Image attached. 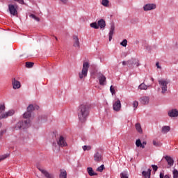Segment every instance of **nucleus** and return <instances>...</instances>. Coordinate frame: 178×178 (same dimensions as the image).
<instances>
[{
  "label": "nucleus",
  "mask_w": 178,
  "mask_h": 178,
  "mask_svg": "<svg viewBox=\"0 0 178 178\" xmlns=\"http://www.w3.org/2000/svg\"><path fill=\"white\" fill-rule=\"evenodd\" d=\"M77 113L79 122L84 123L90 115V106L88 104H81L79 106Z\"/></svg>",
  "instance_id": "nucleus-1"
},
{
  "label": "nucleus",
  "mask_w": 178,
  "mask_h": 178,
  "mask_svg": "<svg viewBox=\"0 0 178 178\" xmlns=\"http://www.w3.org/2000/svg\"><path fill=\"white\" fill-rule=\"evenodd\" d=\"M60 147L63 148L64 147H67V143L66 142V139L63 136H60L57 139V145L56 143H53V149L56 152H59L60 151Z\"/></svg>",
  "instance_id": "nucleus-2"
},
{
  "label": "nucleus",
  "mask_w": 178,
  "mask_h": 178,
  "mask_svg": "<svg viewBox=\"0 0 178 178\" xmlns=\"http://www.w3.org/2000/svg\"><path fill=\"white\" fill-rule=\"evenodd\" d=\"M88 69H90V63L84 61L83 63L82 70L79 73L80 80H83V79H86L88 73Z\"/></svg>",
  "instance_id": "nucleus-3"
},
{
  "label": "nucleus",
  "mask_w": 178,
  "mask_h": 178,
  "mask_svg": "<svg viewBox=\"0 0 178 178\" xmlns=\"http://www.w3.org/2000/svg\"><path fill=\"white\" fill-rule=\"evenodd\" d=\"M35 109L36 111H38V109H40V106L38 105L30 104L27 107V112L24 113L23 118L24 119H29V118H31V112H33V111H35Z\"/></svg>",
  "instance_id": "nucleus-4"
},
{
  "label": "nucleus",
  "mask_w": 178,
  "mask_h": 178,
  "mask_svg": "<svg viewBox=\"0 0 178 178\" xmlns=\"http://www.w3.org/2000/svg\"><path fill=\"white\" fill-rule=\"evenodd\" d=\"M31 124H30V120H24L23 121H19V122L17 123L15 125V127H14V130H20L22 129H28V127H30Z\"/></svg>",
  "instance_id": "nucleus-5"
},
{
  "label": "nucleus",
  "mask_w": 178,
  "mask_h": 178,
  "mask_svg": "<svg viewBox=\"0 0 178 178\" xmlns=\"http://www.w3.org/2000/svg\"><path fill=\"white\" fill-rule=\"evenodd\" d=\"M17 9L18 6L17 5H13V4H9L8 5V10L13 16H17Z\"/></svg>",
  "instance_id": "nucleus-6"
},
{
  "label": "nucleus",
  "mask_w": 178,
  "mask_h": 178,
  "mask_svg": "<svg viewBox=\"0 0 178 178\" xmlns=\"http://www.w3.org/2000/svg\"><path fill=\"white\" fill-rule=\"evenodd\" d=\"M113 109L115 112H120V110L122 109V103L119 99H117L115 102H113Z\"/></svg>",
  "instance_id": "nucleus-7"
},
{
  "label": "nucleus",
  "mask_w": 178,
  "mask_h": 178,
  "mask_svg": "<svg viewBox=\"0 0 178 178\" xmlns=\"http://www.w3.org/2000/svg\"><path fill=\"white\" fill-rule=\"evenodd\" d=\"M154 9H156V4L155 3H147L143 6V10H145V12L154 10Z\"/></svg>",
  "instance_id": "nucleus-8"
},
{
  "label": "nucleus",
  "mask_w": 178,
  "mask_h": 178,
  "mask_svg": "<svg viewBox=\"0 0 178 178\" xmlns=\"http://www.w3.org/2000/svg\"><path fill=\"white\" fill-rule=\"evenodd\" d=\"M164 159L168 165V168H172L175 165V160L170 156H165Z\"/></svg>",
  "instance_id": "nucleus-9"
},
{
  "label": "nucleus",
  "mask_w": 178,
  "mask_h": 178,
  "mask_svg": "<svg viewBox=\"0 0 178 178\" xmlns=\"http://www.w3.org/2000/svg\"><path fill=\"white\" fill-rule=\"evenodd\" d=\"M159 84L161 86L162 90H168L169 81L165 79H161L159 81Z\"/></svg>",
  "instance_id": "nucleus-10"
},
{
  "label": "nucleus",
  "mask_w": 178,
  "mask_h": 178,
  "mask_svg": "<svg viewBox=\"0 0 178 178\" xmlns=\"http://www.w3.org/2000/svg\"><path fill=\"white\" fill-rule=\"evenodd\" d=\"M13 115H15V111L10 110L3 114H1L0 115V119H6V118H9V116H13Z\"/></svg>",
  "instance_id": "nucleus-11"
},
{
  "label": "nucleus",
  "mask_w": 178,
  "mask_h": 178,
  "mask_svg": "<svg viewBox=\"0 0 178 178\" xmlns=\"http://www.w3.org/2000/svg\"><path fill=\"white\" fill-rule=\"evenodd\" d=\"M168 115L170 118H177L178 116V110L176 108H173L170 110L168 113Z\"/></svg>",
  "instance_id": "nucleus-12"
},
{
  "label": "nucleus",
  "mask_w": 178,
  "mask_h": 178,
  "mask_svg": "<svg viewBox=\"0 0 178 178\" xmlns=\"http://www.w3.org/2000/svg\"><path fill=\"white\" fill-rule=\"evenodd\" d=\"M134 65H136V67H138V66H140V61L136 59H131L128 60V66H130V67H133Z\"/></svg>",
  "instance_id": "nucleus-13"
},
{
  "label": "nucleus",
  "mask_w": 178,
  "mask_h": 178,
  "mask_svg": "<svg viewBox=\"0 0 178 178\" xmlns=\"http://www.w3.org/2000/svg\"><path fill=\"white\" fill-rule=\"evenodd\" d=\"M136 145L138 147H140V148L144 149V148H145V145H147V141H143L141 143V140L137 139L136 141Z\"/></svg>",
  "instance_id": "nucleus-14"
},
{
  "label": "nucleus",
  "mask_w": 178,
  "mask_h": 178,
  "mask_svg": "<svg viewBox=\"0 0 178 178\" xmlns=\"http://www.w3.org/2000/svg\"><path fill=\"white\" fill-rule=\"evenodd\" d=\"M38 170H40V172H41V173H42V175H44V176H45L47 178H54V175H52L51 174H49V172H48V171H47L44 169L42 168H38Z\"/></svg>",
  "instance_id": "nucleus-15"
},
{
  "label": "nucleus",
  "mask_w": 178,
  "mask_h": 178,
  "mask_svg": "<svg viewBox=\"0 0 178 178\" xmlns=\"http://www.w3.org/2000/svg\"><path fill=\"white\" fill-rule=\"evenodd\" d=\"M73 41H74V47L75 48H80V40H79V37L77 35L73 36Z\"/></svg>",
  "instance_id": "nucleus-16"
},
{
  "label": "nucleus",
  "mask_w": 178,
  "mask_h": 178,
  "mask_svg": "<svg viewBox=\"0 0 178 178\" xmlns=\"http://www.w3.org/2000/svg\"><path fill=\"white\" fill-rule=\"evenodd\" d=\"M115 34V24H111V29H110V32L108 34L109 37V41H112V37Z\"/></svg>",
  "instance_id": "nucleus-17"
},
{
  "label": "nucleus",
  "mask_w": 178,
  "mask_h": 178,
  "mask_svg": "<svg viewBox=\"0 0 178 178\" xmlns=\"http://www.w3.org/2000/svg\"><path fill=\"white\" fill-rule=\"evenodd\" d=\"M99 81L101 86H104L105 82L106 81V77L104 74H101L99 76Z\"/></svg>",
  "instance_id": "nucleus-18"
},
{
  "label": "nucleus",
  "mask_w": 178,
  "mask_h": 178,
  "mask_svg": "<svg viewBox=\"0 0 178 178\" xmlns=\"http://www.w3.org/2000/svg\"><path fill=\"white\" fill-rule=\"evenodd\" d=\"M94 159L95 162H101V161H102V155H101L99 152H96L94 154Z\"/></svg>",
  "instance_id": "nucleus-19"
},
{
  "label": "nucleus",
  "mask_w": 178,
  "mask_h": 178,
  "mask_svg": "<svg viewBox=\"0 0 178 178\" xmlns=\"http://www.w3.org/2000/svg\"><path fill=\"white\" fill-rule=\"evenodd\" d=\"M151 172H152V170L151 168H149L147 171H143L142 175L145 178H150L151 177Z\"/></svg>",
  "instance_id": "nucleus-20"
},
{
  "label": "nucleus",
  "mask_w": 178,
  "mask_h": 178,
  "mask_svg": "<svg viewBox=\"0 0 178 178\" xmlns=\"http://www.w3.org/2000/svg\"><path fill=\"white\" fill-rule=\"evenodd\" d=\"M140 103L143 105H147L149 103V97H143L140 98Z\"/></svg>",
  "instance_id": "nucleus-21"
},
{
  "label": "nucleus",
  "mask_w": 178,
  "mask_h": 178,
  "mask_svg": "<svg viewBox=\"0 0 178 178\" xmlns=\"http://www.w3.org/2000/svg\"><path fill=\"white\" fill-rule=\"evenodd\" d=\"M60 178H67V172L65 169H60V175H59Z\"/></svg>",
  "instance_id": "nucleus-22"
},
{
  "label": "nucleus",
  "mask_w": 178,
  "mask_h": 178,
  "mask_svg": "<svg viewBox=\"0 0 178 178\" xmlns=\"http://www.w3.org/2000/svg\"><path fill=\"white\" fill-rule=\"evenodd\" d=\"M13 87L15 90L20 88V82L14 79L13 81Z\"/></svg>",
  "instance_id": "nucleus-23"
},
{
  "label": "nucleus",
  "mask_w": 178,
  "mask_h": 178,
  "mask_svg": "<svg viewBox=\"0 0 178 178\" xmlns=\"http://www.w3.org/2000/svg\"><path fill=\"white\" fill-rule=\"evenodd\" d=\"M97 26L100 27V29H105V26H106V24L105 23V20L104 19H100L97 22Z\"/></svg>",
  "instance_id": "nucleus-24"
},
{
  "label": "nucleus",
  "mask_w": 178,
  "mask_h": 178,
  "mask_svg": "<svg viewBox=\"0 0 178 178\" xmlns=\"http://www.w3.org/2000/svg\"><path fill=\"white\" fill-rule=\"evenodd\" d=\"M87 170H88V173L89 176H97V175H98V174H97V172H94V170H92V168H91V167H88L87 168Z\"/></svg>",
  "instance_id": "nucleus-25"
},
{
  "label": "nucleus",
  "mask_w": 178,
  "mask_h": 178,
  "mask_svg": "<svg viewBox=\"0 0 178 178\" xmlns=\"http://www.w3.org/2000/svg\"><path fill=\"white\" fill-rule=\"evenodd\" d=\"M135 127H136V131H138V133H140V134H142L143 133V128H141V124L140 123H136L135 124Z\"/></svg>",
  "instance_id": "nucleus-26"
},
{
  "label": "nucleus",
  "mask_w": 178,
  "mask_h": 178,
  "mask_svg": "<svg viewBox=\"0 0 178 178\" xmlns=\"http://www.w3.org/2000/svg\"><path fill=\"white\" fill-rule=\"evenodd\" d=\"M170 131V127L169 126H163L161 129V133L163 134H166V133H169Z\"/></svg>",
  "instance_id": "nucleus-27"
},
{
  "label": "nucleus",
  "mask_w": 178,
  "mask_h": 178,
  "mask_svg": "<svg viewBox=\"0 0 178 178\" xmlns=\"http://www.w3.org/2000/svg\"><path fill=\"white\" fill-rule=\"evenodd\" d=\"M102 5L106 8H108V6H109V0H102Z\"/></svg>",
  "instance_id": "nucleus-28"
},
{
  "label": "nucleus",
  "mask_w": 178,
  "mask_h": 178,
  "mask_svg": "<svg viewBox=\"0 0 178 178\" xmlns=\"http://www.w3.org/2000/svg\"><path fill=\"white\" fill-rule=\"evenodd\" d=\"M148 88V87L147 86V85H145V83H141L139 86H138V89L139 90H147Z\"/></svg>",
  "instance_id": "nucleus-29"
},
{
  "label": "nucleus",
  "mask_w": 178,
  "mask_h": 178,
  "mask_svg": "<svg viewBox=\"0 0 178 178\" xmlns=\"http://www.w3.org/2000/svg\"><path fill=\"white\" fill-rule=\"evenodd\" d=\"M90 27H92V29H99V26H98V24H97V22L91 23Z\"/></svg>",
  "instance_id": "nucleus-30"
},
{
  "label": "nucleus",
  "mask_w": 178,
  "mask_h": 178,
  "mask_svg": "<svg viewBox=\"0 0 178 178\" xmlns=\"http://www.w3.org/2000/svg\"><path fill=\"white\" fill-rule=\"evenodd\" d=\"M33 66H34V63H32V62L26 63V67H27L28 69L33 67Z\"/></svg>",
  "instance_id": "nucleus-31"
},
{
  "label": "nucleus",
  "mask_w": 178,
  "mask_h": 178,
  "mask_svg": "<svg viewBox=\"0 0 178 178\" xmlns=\"http://www.w3.org/2000/svg\"><path fill=\"white\" fill-rule=\"evenodd\" d=\"M5 112V104H0V115H3Z\"/></svg>",
  "instance_id": "nucleus-32"
},
{
  "label": "nucleus",
  "mask_w": 178,
  "mask_h": 178,
  "mask_svg": "<svg viewBox=\"0 0 178 178\" xmlns=\"http://www.w3.org/2000/svg\"><path fill=\"white\" fill-rule=\"evenodd\" d=\"M160 178H170V175H165L163 172H160Z\"/></svg>",
  "instance_id": "nucleus-33"
},
{
  "label": "nucleus",
  "mask_w": 178,
  "mask_h": 178,
  "mask_svg": "<svg viewBox=\"0 0 178 178\" xmlns=\"http://www.w3.org/2000/svg\"><path fill=\"white\" fill-rule=\"evenodd\" d=\"M8 156H9V154H6L0 156V162L1 161L6 159V158H8Z\"/></svg>",
  "instance_id": "nucleus-34"
},
{
  "label": "nucleus",
  "mask_w": 178,
  "mask_h": 178,
  "mask_svg": "<svg viewBox=\"0 0 178 178\" xmlns=\"http://www.w3.org/2000/svg\"><path fill=\"white\" fill-rule=\"evenodd\" d=\"M173 178H178V170L177 169L172 171Z\"/></svg>",
  "instance_id": "nucleus-35"
},
{
  "label": "nucleus",
  "mask_w": 178,
  "mask_h": 178,
  "mask_svg": "<svg viewBox=\"0 0 178 178\" xmlns=\"http://www.w3.org/2000/svg\"><path fill=\"white\" fill-rule=\"evenodd\" d=\"M132 105H133V108H134V111H136V109H137V108L138 106V102L134 101L133 102Z\"/></svg>",
  "instance_id": "nucleus-36"
},
{
  "label": "nucleus",
  "mask_w": 178,
  "mask_h": 178,
  "mask_svg": "<svg viewBox=\"0 0 178 178\" xmlns=\"http://www.w3.org/2000/svg\"><path fill=\"white\" fill-rule=\"evenodd\" d=\"M30 17H32V19H34V20H36V22H40V18L35 16L34 14L30 15Z\"/></svg>",
  "instance_id": "nucleus-37"
},
{
  "label": "nucleus",
  "mask_w": 178,
  "mask_h": 178,
  "mask_svg": "<svg viewBox=\"0 0 178 178\" xmlns=\"http://www.w3.org/2000/svg\"><path fill=\"white\" fill-rule=\"evenodd\" d=\"M83 151H90L91 149V146L84 145L82 147Z\"/></svg>",
  "instance_id": "nucleus-38"
},
{
  "label": "nucleus",
  "mask_w": 178,
  "mask_h": 178,
  "mask_svg": "<svg viewBox=\"0 0 178 178\" xmlns=\"http://www.w3.org/2000/svg\"><path fill=\"white\" fill-rule=\"evenodd\" d=\"M105 169V165H102L101 166L98 167L97 170V172H102Z\"/></svg>",
  "instance_id": "nucleus-39"
},
{
  "label": "nucleus",
  "mask_w": 178,
  "mask_h": 178,
  "mask_svg": "<svg viewBox=\"0 0 178 178\" xmlns=\"http://www.w3.org/2000/svg\"><path fill=\"white\" fill-rule=\"evenodd\" d=\"M153 145L155 147H161V145H162V144H161V143L156 142V140H153Z\"/></svg>",
  "instance_id": "nucleus-40"
},
{
  "label": "nucleus",
  "mask_w": 178,
  "mask_h": 178,
  "mask_svg": "<svg viewBox=\"0 0 178 178\" xmlns=\"http://www.w3.org/2000/svg\"><path fill=\"white\" fill-rule=\"evenodd\" d=\"M120 45L122 47H127V40L124 39L121 43Z\"/></svg>",
  "instance_id": "nucleus-41"
},
{
  "label": "nucleus",
  "mask_w": 178,
  "mask_h": 178,
  "mask_svg": "<svg viewBox=\"0 0 178 178\" xmlns=\"http://www.w3.org/2000/svg\"><path fill=\"white\" fill-rule=\"evenodd\" d=\"M121 178H129L126 172H121L120 173Z\"/></svg>",
  "instance_id": "nucleus-42"
},
{
  "label": "nucleus",
  "mask_w": 178,
  "mask_h": 178,
  "mask_svg": "<svg viewBox=\"0 0 178 178\" xmlns=\"http://www.w3.org/2000/svg\"><path fill=\"white\" fill-rule=\"evenodd\" d=\"M15 2H18V3H21V5H24V0H13Z\"/></svg>",
  "instance_id": "nucleus-43"
},
{
  "label": "nucleus",
  "mask_w": 178,
  "mask_h": 178,
  "mask_svg": "<svg viewBox=\"0 0 178 178\" xmlns=\"http://www.w3.org/2000/svg\"><path fill=\"white\" fill-rule=\"evenodd\" d=\"M152 168L153 170H154V172H156V170H158V165H152Z\"/></svg>",
  "instance_id": "nucleus-44"
},
{
  "label": "nucleus",
  "mask_w": 178,
  "mask_h": 178,
  "mask_svg": "<svg viewBox=\"0 0 178 178\" xmlns=\"http://www.w3.org/2000/svg\"><path fill=\"white\" fill-rule=\"evenodd\" d=\"M128 62H129V61H123V62H122L123 66H126V65H129V63H128Z\"/></svg>",
  "instance_id": "nucleus-45"
},
{
  "label": "nucleus",
  "mask_w": 178,
  "mask_h": 178,
  "mask_svg": "<svg viewBox=\"0 0 178 178\" xmlns=\"http://www.w3.org/2000/svg\"><path fill=\"white\" fill-rule=\"evenodd\" d=\"M60 2H62L63 3L66 4V3H67V1H68V0H60Z\"/></svg>",
  "instance_id": "nucleus-46"
},
{
  "label": "nucleus",
  "mask_w": 178,
  "mask_h": 178,
  "mask_svg": "<svg viewBox=\"0 0 178 178\" xmlns=\"http://www.w3.org/2000/svg\"><path fill=\"white\" fill-rule=\"evenodd\" d=\"M156 66L157 69H161V67L159 66V63H156Z\"/></svg>",
  "instance_id": "nucleus-47"
},
{
  "label": "nucleus",
  "mask_w": 178,
  "mask_h": 178,
  "mask_svg": "<svg viewBox=\"0 0 178 178\" xmlns=\"http://www.w3.org/2000/svg\"><path fill=\"white\" fill-rule=\"evenodd\" d=\"M166 91H168L167 90H161V94H166Z\"/></svg>",
  "instance_id": "nucleus-48"
},
{
  "label": "nucleus",
  "mask_w": 178,
  "mask_h": 178,
  "mask_svg": "<svg viewBox=\"0 0 178 178\" xmlns=\"http://www.w3.org/2000/svg\"><path fill=\"white\" fill-rule=\"evenodd\" d=\"M111 92L112 94V95H113V94H115V90H111Z\"/></svg>",
  "instance_id": "nucleus-49"
},
{
  "label": "nucleus",
  "mask_w": 178,
  "mask_h": 178,
  "mask_svg": "<svg viewBox=\"0 0 178 178\" xmlns=\"http://www.w3.org/2000/svg\"><path fill=\"white\" fill-rule=\"evenodd\" d=\"M115 88H115V86H111L110 87V90H115Z\"/></svg>",
  "instance_id": "nucleus-50"
},
{
  "label": "nucleus",
  "mask_w": 178,
  "mask_h": 178,
  "mask_svg": "<svg viewBox=\"0 0 178 178\" xmlns=\"http://www.w3.org/2000/svg\"><path fill=\"white\" fill-rule=\"evenodd\" d=\"M2 137V132L0 133V138Z\"/></svg>",
  "instance_id": "nucleus-51"
},
{
  "label": "nucleus",
  "mask_w": 178,
  "mask_h": 178,
  "mask_svg": "<svg viewBox=\"0 0 178 178\" xmlns=\"http://www.w3.org/2000/svg\"><path fill=\"white\" fill-rule=\"evenodd\" d=\"M0 127H2V122H0Z\"/></svg>",
  "instance_id": "nucleus-52"
},
{
  "label": "nucleus",
  "mask_w": 178,
  "mask_h": 178,
  "mask_svg": "<svg viewBox=\"0 0 178 178\" xmlns=\"http://www.w3.org/2000/svg\"><path fill=\"white\" fill-rule=\"evenodd\" d=\"M55 38H56V41H58V38H57V37H55Z\"/></svg>",
  "instance_id": "nucleus-53"
}]
</instances>
